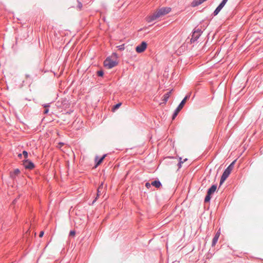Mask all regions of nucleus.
Masks as SVG:
<instances>
[{"label":"nucleus","mask_w":263,"mask_h":263,"mask_svg":"<svg viewBox=\"0 0 263 263\" xmlns=\"http://www.w3.org/2000/svg\"><path fill=\"white\" fill-rule=\"evenodd\" d=\"M117 48L120 50H123L125 49V46L124 44H122L121 45L118 46Z\"/></svg>","instance_id":"obj_22"},{"label":"nucleus","mask_w":263,"mask_h":263,"mask_svg":"<svg viewBox=\"0 0 263 263\" xmlns=\"http://www.w3.org/2000/svg\"><path fill=\"white\" fill-rule=\"evenodd\" d=\"M171 11V8L170 7H162L158 10L154 12L152 15L149 16L147 21L148 23L152 22L153 21L158 19L160 17L164 16L168 14Z\"/></svg>","instance_id":"obj_1"},{"label":"nucleus","mask_w":263,"mask_h":263,"mask_svg":"<svg viewBox=\"0 0 263 263\" xmlns=\"http://www.w3.org/2000/svg\"><path fill=\"white\" fill-rule=\"evenodd\" d=\"M151 185H152L151 184V183H149V182H146L145 183V186L146 187V188H147L148 189H150L151 187Z\"/></svg>","instance_id":"obj_25"},{"label":"nucleus","mask_w":263,"mask_h":263,"mask_svg":"<svg viewBox=\"0 0 263 263\" xmlns=\"http://www.w3.org/2000/svg\"><path fill=\"white\" fill-rule=\"evenodd\" d=\"M146 47L147 43L143 41L136 47V51L138 53H142L145 50Z\"/></svg>","instance_id":"obj_7"},{"label":"nucleus","mask_w":263,"mask_h":263,"mask_svg":"<svg viewBox=\"0 0 263 263\" xmlns=\"http://www.w3.org/2000/svg\"><path fill=\"white\" fill-rule=\"evenodd\" d=\"M103 189V183L102 182L101 184L99 186L98 190H97V195L96 198L94 199V200L92 201V204H93L97 200V198L99 197L100 195V190Z\"/></svg>","instance_id":"obj_16"},{"label":"nucleus","mask_w":263,"mask_h":263,"mask_svg":"<svg viewBox=\"0 0 263 263\" xmlns=\"http://www.w3.org/2000/svg\"><path fill=\"white\" fill-rule=\"evenodd\" d=\"M202 33V31L201 29L195 28L192 33L191 42L194 43L196 41L201 35Z\"/></svg>","instance_id":"obj_4"},{"label":"nucleus","mask_w":263,"mask_h":263,"mask_svg":"<svg viewBox=\"0 0 263 263\" xmlns=\"http://www.w3.org/2000/svg\"><path fill=\"white\" fill-rule=\"evenodd\" d=\"M235 161H233L227 167V170H229L230 172H231L232 170H233L234 167V165L235 163Z\"/></svg>","instance_id":"obj_18"},{"label":"nucleus","mask_w":263,"mask_h":263,"mask_svg":"<svg viewBox=\"0 0 263 263\" xmlns=\"http://www.w3.org/2000/svg\"><path fill=\"white\" fill-rule=\"evenodd\" d=\"M230 174L231 172L229 171V170L225 169L220 180V185H221L224 182V181L229 177Z\"/></svg>","instance_id":"obj_8"},{"label":"nucleus","mask_w":263,"mask_h":263,"mask_svg":"<svg viewBox=\"0 0 263 263\" xmlns=\"http://www.w3.org/2000/svg\"><path fill=\"white\" fill-rule=\"evenodd\" d=\"M22 154L24 155L25 158L26 159H27V158L28 157V152L27 151H23V153H22Z\"/></svg>","instance_id":"obj_24"},{"label":"nucleus","mask_w":263,"mask_h":263,"mask_svg":"<svg viewBox=\"0 0 263 263\" xmlns=\"http://www.w3.org/2000/svg\"><path fill=\"white\" fill-rule=\"evenodd\" d=\"M219 236H220V232L219 231L216 233V234L215 235L214 237L213 238L212 242V246H214L216 244Z\"/></svg>","instance_id":"obj_11"},{"label":"nucleus","mask_w":263,"mask_h":263,"mask_svg":"<svg viewBox=\"0 0 263 263\" xmlns=\"http://www.w3.org/2000/svg\"><path fill=\"white\" fill-rule=\"evenodd\" d=\"M121 105V103H119L115 105L112 107V110L115 111Z\"/></svg>","instance_id":"obj_21"},{"label":"nucleus","mask_w":263,"mask_h":263,"mask_svg":"<svg viewBox=\"0 0 263 263\" xmlns=\"http://www.w3.org/2000/svg\"><path fill=\"white\" fill-rule=\"evenodd\" d=\"M118 64L116 61H114L110 57H107L104 61V66L108 69H111Z\"/></svg>","instance_id":"obj_3"},{"label":"nucleus","mask_w":263,"mask_h":263,"mask_svg":"<svg viewBox=\"0 0 263 263\" xmlns=\"http://www.w3.org/2000/svg\"><path fill=\"white\" fill-rule=\"evenodd\" d=\"M171 93V91L165 93L162 97V101H163V103L165 104L170 96V94Z\"/></svg>","instance_id":"obj_15"},{"label":"nucleus","mask_w":263,"mask_h":263,"mask_svg":"<svg viewBox=\"0 0 263 263\" xmlns=\"http://www.w3.org/2000/svg\"><path fill=\"white\" fill-rule=\"evenodd\" d=\"M17 201V199H15L14 200H13V202H12V203L13 204H15V203Z\"/></svg>","instance_id":"obj_30"},{"label":"nucleus","mask_w":263,"mask_h":263,"mask_svg":"<svg viewBox=\"0 0 263 263\" xmlns=\"http://www.w3.org/2000/svg\"><path fill=\"white\" fill-rule=\"evenodd\" d=\"M77 2H78V6L77 7V8L78 10H81L82 8L83 5H82V3L80 2L79 1H77Z\"/></svg>","instance_id":"obj_20"},{"label":"nucleus","mask_w":263,"mask_h":263,"mask_svg":"<svg viewBox=\"0 0 263 263\" xmlns=\"http://www.w3.org/2000/svg\"><path fill=\"white\" fill-rule=\"evenodd\" d=\"M228 0H222V2L219 4V5L217 7L214 11L213 13V15L214 16L217 15L218 13L221 11L222 8L224 6Z\"/></svg>","instance_id":"obj_6"},{"label":"nucleus","mask_w":263,"mask_h":263,"mask_svg":"<svg viewBox=\"0 0 263 263\" xmlns=\"http://www.w3.org/2000/svg\"><path fill=\"white\" fill-rule=\"evenodd\" d=\"M97 75L99 77H103L104 75V72L103 70H99L97 71Z\"/></svg>","instance_id":"obj_23"},{"label":"nucleus","mask_w":263,"mask_h":263,"mask_svg":"<svg viewBox=\"0 0 263 263\" xmlns=\"http://www.w3.org/2000/svg\"><path fill=\"white\" fill-rule=\"evenodd\" d=\"M22 155H23L22 154H19L18 155V157L19 158L21 159V158H22Z\"/></svg>","instance_id":"obj_29"},{"label":"nucleus","mask_w":263,"mask_h":263,"mask_svg":"<svg viewBox=\"0 0 263 263\" xmlns=\"http://www.w3.org/2000/svg\"><path fill=\"white\" fill-rule=\"evenodd\" d=\"M206 1V0H194L191 3V6L193 7L198 6Z\"/></svg>","instance_id":"obj_12"},{"label":"nucleus","mask_w":263,"mask_h":263,"mask_svg":"<svg viewBox=\"0 0 263 263\" xmlns=\"http://www.w3.org/2000/svg\"><path fill=\"white\" fill-rule=\"evenodd\" d=\"M23 165L27 170H32L34 168V164L29 159H25L23 161Z\"/></svg>","instance_id":"obj_5"},{"label":"nucleus","mask_w":263,"mask_h":263,"mask_svg":"<svg viewBox=\"0 0 263 263\" xmlns=\"http://www.w3.org/2000/svg\"><path fill=\"white\" fill-rule=\"evenodd\" d=\"M191 92L187 94L185 97L184 98V99L181 101V102L180 103L177 108L174 111L173 115L172 116V119H174L177 115L178 114L179 112L181 110V109L184 106V104H185L186 101L189 100L191 97Z\"/></svg>","instance_id":"obj_2"},{"label":"nucleus","mask_w":263,"mask_h":263,"mask_svg":"<svg viewBox=\"0 0 263 263\" xmlns=\"http://www.w3.org/2000/svg\"><path fill=\"white\" fill-rule=\"evenodd\" d=\"M106 156V154H104L101 158H99L98 156H97L95 158L96 165H99L102 162Z\"/></svg>","instance_id":"obj_10"},{"label":"nucleus","mask_w":263,"mask_h":263,"mask_svg":"<svg viewBox=\"0 0 263 263\" xmlns=\"http://www.w3.org/2000/svg\"><path fill=\"white\" fill-rule=\"evenodd\" d=\"M151 184L156 187L157 189H159L162 186V184L161 182L159 180H155L152 182Z\"/></svg>","instance_id":"obj_14"},{"label":"nucleus","mask_w":263,"mask_h":263,"mask_svg":"<svg viewBox=\"0 0 263 263\" xmlns=\"http://www.w3.org/2000/svg\"><path fill=\"white\" fill-rule=\"evenodd\" d=\"M43 106H44V107L45 108V110H44V114H48L49 112V109L48 108L50 106V104L49 103L45 104Z\"/></svg>","instance_id":"obj_17"},{"label":"nucleus","mask_w":263,"mask_h":263,"mask_svg":"<svg viewBox=\"0 0 263 263\" xmlns=\"http://www.w3.org/2000/svg\"><path fill=\"white\" fill-rule=\"evenodd\" d=\"M26 78H29L30 77V76L29 74H26Z\"/></svg>","instance_id":"obj_31"},{"label":"nucleus","mask_w":263,"mask_h":263,"mask_svg":"<svg viewBox=\"0 0 263 263\" xmlns=\"http://www.w3.org/2000/svg\"><path fill=\"white\" fill-rule=\"evenodd\" d=\"M183 163V161H180L178 163V166L179 167V168H180L181 167V164Z\"/></svg>","instance_id":"obj_27"},{"label":"nucleus","mask_w":263,"mask_h":263,"mask_svg":"<svg viewBox=\"0 0 263 263\" xmlns=\"http://www.w3.org/2000/svg\"><path fill=\"white\" fill-rule=\"evenodd\" d=\"M217 189V185L213 184L212 185L208 190L207 194L210 195H212Z\"/></svg>","instance_id":"obj_13"},{"label":"nucleus","mask_w":263,"mask_h":263,"mask_svg":"<svg viewBox=\"0 0 263 263\" xmlns=\"http://www.w3.org/2000/svg\"><path fill=\"white\" fill-rule=\"evenodd\" d=\"M21 172L18 168L15 169L13 172H10V177L13 181L16 180V177L20 174Z\"/></svg>","instance_id":"obj_9"},{"label":"nucleus","mask_w":263,"mask_h":263,"mask_svg":"<svg viewBox=\"0 0 263 263\" xmlns=\"http://www.w3.org/2000/svg\"><path fill=\"white\" fill-rule=\"evenodd\" d=\"M211 199V195L207 194L205 198H204V202L207 203L209 202Z\"/></svg>","instance_id":"obj_19"},{"label":"nucleus","mask_w":263,"mask_h":263,"mask_svg":"<svg viewBox=\"0 0 263 263\" xmlns=\"http://www.w3.org/2000/svg\"><path fill=\"white\" fill-rule=\"evenodd\" d=\"M70 112H71V111H67V114H70Z\"/></svg>","instance_id":"obj_32"},{"label":"nucleus","mask_w":263,"mask_h":263,"mask_svg":"<svg viewBox=\"0 0 263 263\" xmlns=\"http://www.w3.org/2000/svg\"><path fill=\"white\" fill-rule=\"evenodd\" d=\"M76 234V232L74 231H70L69 233V236H73L74 235Z\"/></svg>","instance_id":"obj_26"},{"label":"nucleus","mask_w":263,"mask_h":263,"mask_svg":"<svg viewBox=\"0 0 263 263\" xmlns=\"http://www.w3.org/2000/svg\"><path fill=\"white\" fill-rule=\"evenodd\" d=\"M44 232L43 231L40 232V234H39V237H43L44 235Z\"/></svg>","instance_id":"obj_28"}]
</instances>
